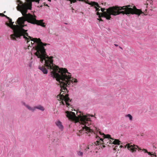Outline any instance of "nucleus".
<instances>
[{"label": "nucleus", "instance_id": "1", "mask_svg": "<svg viewBox=\"0 0 157 157\" xmlns=\"http://www.w3.org/2000/svg\"><path fill=\"white\" fill-rule=\"evenodd\" d=\"M41 47L38 49V53L37 56L44 65L39 66L38 68L44 74L48 73V70L50 72L51 77L53 78H56L59 82L61 87L63 86L64 88L61 90L57 98L61 101L63 105H65L68 107L70 105L69 102L71 100L67 95H64V91L66 90V87L76 85L77 81L71 77V74L68 72L66 69L62 68L59 69V67L53 63V57L49 56L46 53L44 54L45 51Z\"/></svg>", "mask_w": 157, "mask_h": 157}, {"label": "nucleus", "instance_id": "2", "mask_svg": "<svg viewBox=\"0 0 157 157\" xmlns=\"http://www.w3.org/2000/svg\"><path fill=\"white\" fill-rule=\"evenodd\" d=\"M30 2L29 4L27 3H23L20 0H17V10L21 12L23 15V17H19L16 22V25H14V22L12 21L11 19L2 13H0V16L5 17L9 20V23L6 22V25L10 27L13 30L14 33L10 35L12 40H17V38L21 36H23L24 33V31L26 30L28 26L27 23H30L33 24H37L43 27H45L44 23L43 20H37L36 16H34L30 13H27L28 9L31 10L32 2H35L39 3L42 0H26Z\"/></svg>", "mask_w": 157, "mask_h": 157}, {"label": "nucleus", "instance_id": "3", "mask_svg": "<svg viewBox=\"0 0 157 157\" xmlns=\"http://www.w3.org/2000/svg\"><path fill=\"white\" fill-rule=\"evenodd\" d=\"M65 114L69 120L75 122H79L81 125V129L79 130V131H81V133L82 131H84L89 136H91V134L94 135L96 140L95 142L96 145H99L101 142L108 146H109V144H121V142L120 141L117 139L114 140L111 137L110 135H105L97 130L94 131L88 127L89 124L87 122L90 121V117H93V115L87 114L78 117L76 116L75 113L68 111H65Z\"/></svg>", "mask_w": 157, "mask_h": 157}, {"label": "nucleus", "instance_id": "4", "mask_svg": "<svg viewBox=\"0 0 157 157\" xmlns=\"http://www.w3.org/2000/svg\"><path fill=\"white\" fill-rule=\"evenodd\" d=\"M130 6V5H127L122 7H113L106 10L105 11H104L105 9L101 8V11L103 13L102 17L106 18L108 20L111 19V15L115 16L120 14L128 15L135 14L139 16L140 14L144 13L141 10L137 9L135 6L134 8L129 7Z\"/></svg>", "mask_w": 157, "mask_h": 157}, {"label": "nucleus", "instance_id": "5", "mask_svg": "<svg viewBox=\"0 0 157 157\" xmlns=\"http://www.w3.org/2000/svg\"><path fill=\"white\" fill-rule=\"evenodd\" d=\"M26 30L24 31V33L23 36H20L18 37L17 39L19 38L21 39L22 37H23L24 39L25 40H26L27 41V44H28L29 45L30 47H31L30 44L31 45L32 47H33L35 48V50L36 52L35 53V55L37 56V54L38 53V49L39 48H43V50H44L45 52L44 54H46V52L45 51V49L44 46H46L48 44H44L41 41V40L40 39L38 40L37 38H35L33 39V40H31V41L29 40H28V38L26 36H28V33L26 32L27 31V29H25Z\"/></svg>", "mask_w": 157, "mask_h": 157}, {"label": "nucleus", "instance_id": "6", "mask_svg": "<svg viewBox=\"0 0 157 157\" xmlns=\"http://www.w3.org/2000/svg\"><path fill=\"white\" fill-rule=\"evenodd\" d=\"M126 146L127 147L128 149L132 152H135L136 151V150L138 149L139 151H144L145 153H147L148 155H150L151 157H156V155L154 154L148 152L147 150L146 149H142L139 148V147L136 145L128 143L126 144Z\"/></svg>", "mask_w": 157, "mask_h": 157}, {"label": "nucleus", "instance_id": "7", "mask_svg": "<svg viewBox=\"0 0 157 157\" xmlns=\"http://www.w3.org/2000/svg\"><path fill=\"white\" fill-rule=\"evenodd\" d=\"M36 109H39L42 111H44V108L41 105H39L34 107H32L31 111L32 112H34Z\"/></svg>", "mask_w": 157, "mask_h": 157}, {"label": "nucleus", "instance_id": "8", "mask_svg": "<svg viewBox=\"0 0 157 157\" xmlns=\"http://www.w3.org/2000/svg\"><path fill=\"white\" fill-rule=\"evenodd\" d=\"M56 125L61 131H63V127L62 123L59 121L58 120L55 122Z\"/></svg>", "mask_w": 157, "mask_h": 157}, {"label": "nucleus", "instance_id": "9", "mask_svg": "<svg viewBox=\"0 0 157 157\" xmlns=\"http://www.w3.org/2000/svg\"><path fill=\"white\" fill-rule=\"evenodd\" d=\"M22 104L23 105L25 106L28 109H29V110L31 111L32 108V107H31L30 106L28 105H26V103L24 102H22Z\"/></svg>", "mask_w": 157, "mask_h": 157}, {"label": "nucleus", "instance_id": "10", "mask_svg": "<svg viewBox=\"0 0 157 157\" xmlns=\"http://www.w3.org/2000/svg\"><path fill=\"white\" fill-rule=\"evenodd\" d=\"M77 154L79 156H82L83 155V153L82 151H79L77 152Z\"/></svg>", "mask_w": 157, "mask_h": 157}, {"label": "nucleus", "instance_id": "11", "mask_svg": "<svg viewBox=\"0 0 157 157\" xmlns=\"http://www.w3.org/2000/svg\"><path fill=\"white\" fill-rule=\"evenodd\" d=\"M126 117L129 118L130 120H132V117L130 114H127V115H126Z\"/></svg>", "mask_w": 157, "mask_h": 157}, {"label": "nucleus", "instance_id": "12", "mask_svg": "<svg viewBox=\"0 0 157 157\" xmlns=\"http://www.w3.org/2000/svg\"><path fill=\"white\" fill-rule=\"evenodd\" d=\"M32 63L31 62H30L29 63V66L30 67V68H31V67H32Z\"/></svg>", "mask_w": 157, "mask_h": 157}, {"label": "nucleus", "instance_id": "13", "mask_svg": "<svg viewBox=\"0 0 157 157\" xmlns=\"http://www.w3.org/2000/svg\"><path fill=\"white\" fill-rule=\"evenodd\" d=\"M114 45H115V46H118V44H114Z\"/></svg>", "mask_w": 157, "mask_h": 157}, {"label": "nucleus", "instance_id": "14", "mask_svg": "<svg viewBox=\"0 0 157 157\" xmlns=\"http://www.w3.org/2000/svg\"><path fill=\"white\" fill-rule=\"evenodd\" d=\"M122 147V145L120 146V147Z\"/></svg>", "mask_w": 157, "mask_h": 157}, {"label": "nucleus", "instance_id": "15", "mask_svg": "<svg viewBox=\"0 0 157 157\" xmlns=\"http://www.w3.org/2000/svg\"><path fill=\"white\" fill-rule=\"evenodd\" d=\"M87 149H89V147H87Z\"/></svg>", "mask_w": 157, "mask_h": 157}, {"label": "nucleus", "instance_id": "16", "mask_svg": "<svg viewBox=\"0 0 157 157\" xmlns=\"http://www.w3.org/2000/svg\"><path fill=\"white\" fill-rule=\"evenodd\" d=\"M120 48H121V49H122V48L121 47H120Z\"/></svg>", "mask_w": 157, "mask_h": 157}, {"label": "nucleus", "instance_id": "17", "mask_svg": "<svg viewBox=\"0 0 157 157\" xmlns=\"http://www.w3.org/2000/svg\"><path fill=\"white\" fill-rule=\"evenodd\" d=\"M48 1H51V0H48Z\"/></svg>", "mask_w": 157, "mask_h": 157}, {"label": "nucleus", "instance_id": "18", "mask_svg": "<svg viewBox=\"0 0 157 157\" xmlns=\"http://www.w3.org/2000/svg\"><path fill=\"white\" fill-rule=\"evenodd\" d=\"M5 12H6L5 11H4V13H5Z\"/></svg>", "mask_w": 157, "mask_h": 157}]
</instances>
